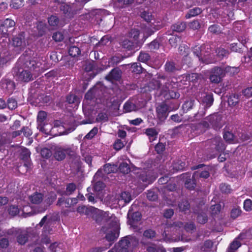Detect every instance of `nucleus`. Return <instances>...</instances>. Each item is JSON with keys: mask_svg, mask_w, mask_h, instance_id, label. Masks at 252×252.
Instances as JSON below:
<instances>
[{"mask_svg": "<svg viewBox=\"0 0 252 252\" xmlns=\"http://www.w3.org/2000/svg\"><path fill=\"white\" fill-rule=\"evenodd\" d=\"M139 244V240L133 236H126L119 242L117 252H130Z\"/></svg>", "mask_w": 252, "mask_h": 252, "instance_id": "nucleus-1", "label": "nucleus"}, {"mask_svg": "<svg viewBox=\"0 0 252 252\" xmlns=\"http://www.w3.org/2000/svg\"><path fill=\"white\" fill-rule=\"evenodd\" d=\"M205 119L209 125V128L212 127L215 130L220 129L225 124L222 115L219 113L210 114Z\"/></svg>", "mask_w": 252, "mask_h": 252, "instance_id": "nucleus-2", "label": "nucleus"}, {"mask_svg": "<svg viewBox=\"0 0 252 252\" xmlns=\"http://www.w3.org/2000/svg\"><path fill=\"white\" fill-rule=\"evenodd\" d=\"M110 225V228L108 230L106 226H103L101 230L104 233H106L105 238L107 241H114L119 237L120 226L116 220H112V223Z\"/></svg>", "mask_w": 252, "mask_h": 252, "instance_id": "nucleus-3", "label": "nucleus"}, {"mask_svg": "<svg viewBox=\"0 0 252 252\" xmlns=\"http://www.w3.org/2000/svg\"><path fill=\"white\" fill-rule=\"evenodd\" d=\"M184 226L183 223L182 222L179 221V222H176L174 223L167 225V226L165 228V230L164 231L163 233H162V236L164 237V236L165 237L167 236L166 231H168V230L170 229V230L173 231L174 229H176L177 227L180 228L181 227H183ZM184 227L185 229L188 231H191L195 229L196 227L193 222H190L187 223L185 225Z\"/></svg>", "mask_w": 252, "mask_h": 252, "instance_id": "nucleus-4", "label": "nucleus"}, {"mask_svg": "<svg viewBox=\"0 0 252 252\" xmlns=\"http://www.w3.org/2000/svg\"><path fill=\"white\" fill-rule=\"evenodd\" d=\"M108 212H104L102 210L96 209L95 213L93 216V219L97 223H101L103 222H107L110 224L112 223V220H114L112 217H110Z\"/></svg>", "mask_w": 252, "mask_h": 252, "instance_id": "nucleus-5", "label": "nucleus"}, {"mask_svg": "<svg viewBox=\"0 0 252 252\" xmlns=\"http://www.w3.org/2000/svg\"><path fill=\"white\" fill-rule=\"evenodd\" d=\"M224 76L225 71L223 69L220 67L215 66L211 70L209 79L212 83L218 84L221 81Z\"/></svg>", "mask_w": 252, "mask_h": 252, "instance_id": "nucleus-6", "label": "nucleus"}, {"mask_svg": "<svg viewBox=\"0 0 252 252\" xmlns=\"http://www.w3.org/2000/svg\"><path fill=\"white\" fill-rule=\"evenodd\" d=\"M55 152L54 156L55 158L58 161L63 160L66 155L73 157L75 155V152L70 148L63 149L62 147H57L54 149Z\"/></svg>", "mask_w": 252, "mask_h": 252, "instance_id": "nucleus-7", "label": "nucleus"}, {"mask_svg": "<svg viewBox=\"0 0 252 252\" xmlns=\"http://www.w3.org/2000/svg\"><path fill=\"white\" fill-rule=\"evenodd\" d=\"M52 219L49 217L48 215L45 216L37 224L36 227H41L43 226L42 231L45 234L50 233L52 231Z\"/></svg>", "mask_w": 252, "mask_h": 252, "instance_id": "nucleus-8", "label": "nucleus"}, {"mask_svg": "<svg viewBox=\"0 0 252 252\" xmlns=\"http://www.w3.org/2000/svg\"><path fill=\"white\" fill-rule=\"evenodd\" d=\"M168 106L167 104L162 103L156 109L157 116L160 122H164L168 116Z\"/></svg>", "mask_w": 252, "mask_h": 252, "instance_id": "nucleus-9", "label": "nucleus"}, {"mask_svg": "<svg viewBox=\"0 0 252 252\" xmlns=\"http://www.w3.org/2000/svg\"><path fill=\"white\" fill-rule=\"evenodd\" d=\"M69 47L68 52L69 55L72 57H75L81 54V50L79 49L78 42L75 43V39L74 38H69Z\"/></svg>", "mask_w": 252, "mask_h": 252, "instance_id": "nucleus-10", "label": "nucleus"}, {"mask_svg": "<svg viewBox=\"0 0 252 252\" xmlns=\"http://www.w3.org/2000/svg\"><path fill=\"white\" fill-rule=\"evenodd\" d=\"M156 179V176L152 170L142 171L139 175V180L146 184L152 183Z\"/></svg>", "mask_w": 252, "mask_h": 252, "instance_id": "nucleus-11", "label": "nucleus"}, {"mask_svg": "<svg viewBox=\"0 0 252 252\" xmlns=\"http://www.w3.org/2000/svg\"><path fill=\"white\" fill-rule=\"evenodd\" d=\"M16 23L12 19L7 18L3 21H0V32L4 35L7 34L8 28L14 27Z\"/></svg>", "mask_w": 252, "mask_h": 252, "instance_id": "nucleus-12", "label": "nucleus"}, {"mask_svg": "<svg viewBox=\"0 0 252 252\" xmlns=\"http://www.w3.org/2000/svg\"><path fill=\"white\" fill-rule=\"evenodd\" d=\"M191 128L194 131H196L197 133L204 132L207 129H209V125L204 118L201 122L197 124L191 125Z\"/></svg>", "mask_w": 252, "mask_h": 252, "instance_id": "nucleus-13", "label": "nucleus"}, {"mask_svg": "<svg viewBox=\"0 0 252 252\" xmlns=\"http://www.w3.org/2000/svg\"><path fill=\"white\" fill-rule=\"evenodd\" d=\"M122 73V72L120 69L118 67L115 68L105 76V79L111 82L119 81L121 78Z\"/></svg>", "mask_w": 252, "mask_h": 252, "instance_id": "nucleus-14", "label": "nucleus"}, {"mask_svg": "<svg viewBox=\"0 0 252 252\" xmlns=\"http://www.w3.org/2000/svg\"><path fill=\"white\" fill-rule=\"evenodd\" d=\"M19 151L20 152L19 158L24 161V165L29 167L30 165V152L26 148H21Z\"/></svg>", "mask_w": 252, "mask_h": 252, "instance_id": "nucleus-15", "label": "nucleus"}, {"mask_svg": "<svg viewBox=\"0 0 252 252\" xmlns=\"http://www.w3.org/2000/svg\"><path fill=\"white\" fill-rule=\"evenodd\" d=\"M193 212L194 213L197 214L196 218L197 220L198 223L200 224H205L208 220V217L205 212L200 209L199 207H197L193 208Z\"/></svg>", "mask_w": 252, "mask_h": 252, "instance_id": "nucleus-16", "label": "nucleus"}, {"mask_svg": "<svg viewBox=\"0 0 252 252\" xmlns=\"http://www.w3.org/2000/svg\"><path fill=\"white\" fill-rule=\"evenodd\" d=\"M96 86H102L99 85L95 86L92 89H90L85 94V98L87 100H92L94 98H96L100 96V92L101 91Z\"/></svg>", "mask_w": 252, "mask_h": 252, "instance_id": "nucleus-17", "label": "nucleus"}, {"mask_svg": "<svg viewBox=\"0 0 252 252\" xmlns=\"http://www.w3.org/2000/svg\"><path fill=\"white\" fill-rule=\"evenodd\" d=\"M211 142L213 145L215 146V148L219 152H222L225 149V145L220 136H216L211 139Z\"/></svg>", "mask_w": 252, "mask_h": 252, "instance_id": "nucleus-18", "label": "nucleus"}, {"mask_svg": "<svg viewBox=\"0 0 252 252\" xmlns=\"http://www.w3.org/2000/svg\"><path fill=\"white\" fill-rule=\"evenodd\" d=\"M141 216L140 212H135L131 214L129 210L127 214V217L129 219V224L131 226L134 227V223L140 220Z\"/></svg>", "mask_w": 252, "mask_h": 252, "instance_id": "nucleus-19", "label": "nucleus"}, {"mask_svg": "<svg viewBox=\"0 0 252 252\" xmlns=\"http://www.w3.org/2000/svg\"><path fill=\"white\" fill-rule=\"evenodd\" d=\"M180 69V65L173 61H168L165 65V69L166 71L168 72H174Z\"/></svg>", "mask_w": 252, "mask_h": 252, "instance_id": "nucleus-20", "label": "nucleus"}, {"mask_svg": "<svg viewBox=\"0 0 252 252\" xmlns=\"http://www.w3.org/2000/svg\"><path fill=\"white\" fill-rule=\"evenodd\" d=\"M161 79L163 81V82H162V85L160 88L161 93L163 94L164 93H167L169 91V89L171 88L170 85H171L172 81L170 79L166 80L163 76L161 77Z\"/></svg>", "mask_w": 252, "mask_h": 252, "instance_id": "nucleus-21", "label": "nucleus"}, {"mask_svg": "<svg viewBox=\"0 0 252 252\" xmlns=\"http://www.w3.org/2000/svg\"><path fill=\"white\" fill-rule=\"evenodd\" d=\"M46 117L47 114L45 111H40L38 112L37 119L38 125V127L40 130H42L44 122L46 119Z\"/></svg>", "mask_w": 252, "mask_h": 252, "instance_id": "nucleus-22", "label": "nucleus"}, {"mask_svg": "<svg viewBox=\"0 0 252 252\" xmlns=\"http://www.w3.org/2000/svg\"><path fill=\"white\" fill-rule=\"evenodd\" d=\"M186 79L190 82H197L198 80L203 79V76L201 74L191 73L186 75Z\"/></svg>", "mask_w": 252, "mask_h": 252, "instance_id": "nucleus-23", "label": "nucleus"}, {"mask_svg": "<svg viewBox=\"0 0 252 252\" xmlns=\"http://www.w3.org/2000/svg\"><path fill=\"white\" fill-rule=\"evenodd\" d=\"M122 47L127 50L130 51L134 49L136 47L135 44L129 39H126L121 42Z\"/></svg>", "mask_w": 252, "mask_h": 252, "instance_id": "nucleus-24", "label": "nucleus"}, {"mask_svg": "<svg viewBox=\"0 0 252 252\" xmlns=\"http://www.w3.org/2000/svg\"><path fill=\"white\" fill-rule=\"evenodd\" d=\"M30 200L33 204H39L41 202L43 199V196L40 193H34L30 196Z\"/></svg>", "mask_w": 252, "mask_h": 252, "instance_id": "nucleus-25", "label": "nucleus"}, {"mask_svg": "<svg viewBox=\"0 0 252 252\" xmlns=\"http://www.w3.org/2000/svg\"><path fill=\"white\" fill-rule=\"evenodd\" d=\"M161 77L158 78V79H153L149 83V86L150 88L154 90H158L160 89L162 83L159 79Z\"/></svg>", "mask_w": 252, "mask_h": 252, "instance_id": "nucleus-26", "label": "nucleus"}, {"mask_svg": "<svg viewBox=\"0 0 252 252\" xmlns=\"http://www.w3.org/2000/svg\"><path fill=\"white\" fill-rule=\"evenodd\" d=\"M76 189V185L73 183H69L67 184L66 187V190L63 192L62 195H64L66 196H69L72 194L75 190Z\"/></svg>", "mask_w": 252, "mask_h": 252, "instance_id": "nucleus-27", "label": "nucleus"}, {"mask_svg": "<svg viewBox=\"0 0 252 252\" xmlns=\"http://www.w3.org/2000/svg\"><path fill=\"white\" fill-rule=\"evenodd\" d=\"M214 98L213 95L211 94H206L202 99V102L205 104V108H208L210 107L213 103Z\"/></svg>", "mask_w": 252, "mask_h": 252, "instance_id": "nucleus-28", "label": "nucleus"}, {"mask_svg": "<svg viewBox=\"0 0 252 252\" xmlns=\"http://www.w3.org/2000/svg\"><path fill=\"white\" fill-rule=\"evenodd\" d=\"M131 199V197L130 194L128 192L126 191L122 192L120 197L118 198L119 202L124 201V203L123 205L129 203Z\"/></svg>", "mask_w": 252, "mask_h": 252, "instance_id": "nucleus-29", "label": "nucleus"}, {"mask_svg": "<svg viewBox=\"0 0 252 252\" xmlns=\"http://www.w3.org/2000/svg\"><path fill=\"white\" fill-rule=\"evenodd\" d=\"M32 75L28 70L22 71L19 75V79L24 82H28L31 80Z\"/></svg>", "mask_w": 252, "mask_h": 252, "instance_id": "nucleus-30", "label": "nucleus"}, {"mask_svg": "<svg viewBox=\"0 0 252 252\" xmlns=\"http://www.w3.org/2000/svg\"><path fill=\"white\" fill-rule=\"evenodd\" d=\"M69 198H65L64 197L59 198L57 201V205L62 206L63 208H70Z\"/></svg>", "mask_w": 252, "mask_h": 252, "instance_id": "nucleus-31", "label": "nucleus"}, {"mask_svg": "<svg viewBox=\"0 0 252 252\" xmlns=\"http://www.w3.org/2000/svg\"><path fill=\"white\" fill-rule=\"evenodd\" d=\"M186 28V25L184 22H177L175 24L173 25L171 27V29L173 31L177 32H182L185 30Z\"/></svg>", "mask_w": 252, "mask_h": 252, "instance_id": "nucleus-32", "label": "nucleus"}, {"mask_svg": "<svg viewBox=\"0 0 252 252\" xmlns=\"http://www.w3.org/2000/svg\"><path fill=\"white\" fill-rule=\"evenodd\" d=\"M179 210L181 212L186 213L187 211H189L190 205L189 202L186 200L181 201L178 204Z\"/></svg>", "mask_w": 252, "mask_h": 252, "instance_id": "nucleus-33", "label": "nucleus"}, {"mask_svg": "<svg viewBox=\"0 0 252 252\" xmlns=\"http://www.w3.org/2000/svg\"><path fill=\"white\" fill-rule=\"evenodd\" d=\"M223 138L226 142L229 143L236 142V141H235V140H236V136H234L232 132L228 131H225L224 132Z\"/></svg>", "mask_w": 252, "mask_h": 252, "instance_id": "nucleus-34", "label": "nucleus"}, {"mask_svg": "<svg viewBox=\"0 0 252 252\" xmlns=\"http://www.w3.org/2000/svg\"><path fill=\"white\" fill-rule=\"evenodd\" d=\"M137 109L135 104L130 101H127L124 105V110L125 112H130L136 111Z\"/></svg>", "mask_w": 252, "mask_h": 252, "instance_id": "nucleus-35", "label": "nucleus"}, {"mask_svg": "<svg viewBox=\"0 0 252 252\" xmlns=\"http://www.w3.org/2000/svg\"><path fill=\"white\" fill-rule=\"evenodd\" d=\"M103 170L104 173L108 174L116 171L117 166L114 164L107 163L104 165Z\"/></svg>", "mask_w": 252, "mask_h": 252, "instance_id": "nucleus-36", "label": "nucleus"}, {"mask_svg": "<svg viewBox=\"0 0 252 252\" xmlns=\"http://www.w3.org/2000/svg\"><path fill=\"white\" fill-rule=\"evenodd\" d=\"M28 237L27 232L26 231L22 232L18 236L17 241L21 245L25 244L28 241Z\"/></svg>", "mask_w": 252, "mask_h": 252, "instance_id": "nucleus-37", "label": "nucleus"}, {"mask_svg": "<svg viewBox=\"0 0 252 252\" xmlns=\"http://www.w3.org/2000/svg\"><path fill=\"white\" fill-rule=\"evenodd\" d=\"M157 233L156 231L152 229H148L145 230L143 233V236L146 239H153L156 237Z\"/></svg>", "mask_w": 252, "mask_h": 252, "instance_id": "nucleus-38", "label": "nucleus"}, {"mask_svg": "<svg viewBox=\"0 0 252 252\" xmlns=\"http://www.w3.org/2000/svg\"><path fill=\"white\" fill-rule=\"evenodd\" d=\"M196 105L194 103V101L190 100L186 101L183 105V109L185 112H187L189 110L192 109L195 107Z\"/></svg>", "mask_w": 252, "mask_h": 252, "instance_id": "nucleus-39", "label": "nucleus"}, {"mask_svg": "<svg viewBox=\"0 0 252 252\" xmlns=\"http://www.w3.org/2000/svg\"><path fill=\"white\" fill-rule=\"evenodd\" d=\"M202 12L201 9L198 7H194L190 9L186 15L187 18H189L191 17L197 16Z\"/></svg>", "mask_w": 252, "mask_h": 252, "instance_id": "nucleus-40", "label": "nucleus"}, {"mask_svg": "<svg viewBox=\"0 0 252 252\" xmlns=\"http://www.w3.org/2000/svg\"><path fill=\"white\" fill-rule=\"evenodd\" d=\"M241 244L240 242L236 239L230 244L227 252H234L235 251L237 250L241 246Z\"/></svg>", "mask_w": 252, "mask_h": 252, "instance_id": "nucleus-41", "label": "nucleus"}, {"mask_svg": "<svg viewBox=\"0 0 252 252\" xmlns=\"http://www.w3.org/2000/svg\"><path fill=\"white\" fill-rule=\"evenodd\" d=\"M147 198L152 201H155L158 198V192L153 189L149 190L147 193Z\"/></svg>", "mask_w": 252, "mask_h": 252, "instance_id": "nucleus-42", "label": "nucleus"}, {"mask_svg": "<svg viewBox=\"0 0 252 252\" xmlns=\"http://www.w3.org/2000/svg\"><path fill=\"white\" fill-rule=\"evenodd\" d=\"M239 96L237 94L231 95L228 99V103L229 105L235 106L239 101Z\"/></svg>", "mask_w": 252, "mask_h": 252, "instance_id": "nucleus-43", "label": "nucleus"}, {"mask_svg": "<svg viewBox=\"0 0 252 252\" xmlns=\"http://www.w3.org/2000/svg\"><path fill=\"white\" fill-rule=\"evenodd\" d=\"M32 130L28 127H23L21 130L17 131V136L23 134L26 137H28L32 135Z\"/></svg>", "mask_w": 252, "mask_h": 252, "instance_id": "nucleus-44", "label": "nucleus"}, {"mask_svg": "<svg viewBox=\"0 0 252 252\" xmlns=\"http://www.w3.org/2000/svg\"><path fill=\"white\" fill-rule=\"evenodd\" d=\"M63 244L54 243L50 246V249L53 252H63Z\"/></svg>", "mask_w": 252, "mask_h": 252, "instance_id": "nucleus-45", "label": "nucleus"}, {"mask_svg": "<svg viewBox=\"0 0 252 252\" xmlns=\"http://www.w3.org/2000/svg\"><path fill=\"white\" fill-rule=\"evenodd\" d=\"M180 41L181 38L176 35H172L169 39V44L171 46L174 47H176Z\"/></svg>", "mask_w": 252, "mask_h": 252, "instance_id": "nucleus-46", "label": "nucleus"}, {"mask_svg": "<svg viewBox=\"0 0 252 252\" xmlns=\"http://www.w3.org/2000/svg\"><path fill=\"white\" fill-rule=\"evenodd\" d=\"M223 70L225 71V74L229 73L230 75H233L239 72V68L236 67L227 66L223 69Z\"/></svg>", "mask_w": 252, "mask_h": 252, "instance_id": "nucleus-47", "label": "nucleus"}, {"mask_svg": "<svg viewBox=\"0 0 252 252\" xmlns=\"http://www.w3.org/2000/svg\"><path fill=\"white\" fill-rule=\"evenodd\" d=\"M146 134L149 136V138H153V140L157 138L158 132L154 128H148L146 129Z\"/></svg>", "mask_w": 252, "mask_h": 252, "instance_id": "nucleus-48", "label": "nucleus"}, {"mask_svg": "<svg viewBox=\"0 0 252 252\" xmlns=\"http://www.w3.org/2000/svg\"><path fill=\"white\" fill-rule=\"evenodd\" d=\"M195 178L192 177V179H188L186 181L185 185L186 188L187 189L192 190L195 188L196 186V184L195 182Z\"/></svg>", "mask_w": 252, "mask_h": 252, "instance_id": "nucleus-49", "label": "nucleus"}, {"mask_svg": "<svg viewBox=\"0 0 252 252\" xmlns=\"http://www.w3.org/2000/svg\"><path fill=\"white\" fill-rule=\"evenodd\" d=\"M165 97L167 99H177L180 97V94L175 91H169L165 94Z\"/></svg>", "mask_w": 252, "mask_h": 252, "instance_id": "nucleus-50", "label": "nucleus"}, {"mask_svg": "<svg viewBox=\"0 0 252 252\" xmlns=\"http://www.w3.org/2000/svg\"><path fill=\"white\" fill-rule=\"evenodd\" d=\"M210 174L209 171L205 170L201 172H195L193 174V178H196L199 176L200 178L206 179L208 178Z\"/></svg>", "mask_w": 252, "mask_h": 252, "instance_id": "nucleus-51", "label": "nucleus"}, {"mask_svg": "<svg viewBox=\"0 0 252 252\" xmlns=\"http://www.w3.org/2000/svg\"><path fill=\"white\" fill-rule=\"evenodd\" d=\"M148 48L151 50L154 51L155 50H158L160 46V43L159 40L158 39H156L153 41H152L148 45Z\"/></svg>", "mask_w": 252, "mask_h": 252, "instance_id": "nucleus-52", "label": "nucleus"}, {"mask_svg": "<svg viewBox=\"0 0 252 252\" xmlns=\"http://www.w3.org/2000/svg\"><path fill=\"white\" fill-rule=\"evenodd\" d=\"M95 182L94 186V190L95 191H100L102 190L105 187L104 184L100 180L94 181Z\"/></svg>", "mask_w": 252, "mask_h": 252, "instance_id": "nucleus-53", "label": "nucleus"}, {"mask_svg": "<svg viewBox=\"0 0 252 252\" xmlns=\"http://www.w3.org/2000/svg\"><path fill=\"white\" fill-rule=\"evenodd\" d=\"M119 170L124 174H127L130 171L129 165L126 162H122L120 164Z\"/></svg>", "mask_w": 252, "mask_h": 252, "instance_id": "nucleus-54", "label": "nucleus"}, {"mask_svg": "<svg viewBox=\"0 0 252 252\" xmlns=\"http://www.w3.org/2000/svg\"><path fill=\"white\" fill-rule=\"evenodd\" d=\"M217 55L218 57L221 58L227 57L229 54L228 51L223 48H219L216 50Z\"/></svg>", "mask_w": 252, "mask_h": 252, "instance_id": "nucleus-55", "label": "nucleus"}, {"mask_svg": "<svg viewBox=\"0 0 252 252\" xmlns=\"http://www.w3.org/2000/svg\"><path fill=\"white\" fill-rule=\"evenodd\" d=\"M238 137L236 136V142H243L250 139L249 136L245 133H240L238 134Z\"/></svg>", "mask_w": 252, "mask_h": 252, "instance_id": "nucleus-56", "label": "nucleus"}, {"mask_svg": "<svg viewBox=\"0 0 252 252\" xmlns=\"http://www.w3.org/2000/svg\"><path fill=\"white\" fill-rule=\"evenodd\" d=\"M150 56L148 53L145 52H141L139 57L138 60L140 62L146 63L149 61Z\"/></svg>", "mask_w": 252, "mask_h": 252, "instance_id": "nucleus-57", "label": "nucleus"}, {"mask_svg": "<svg viewBox=\"0 0 252 252\" xmlns=\"http://www.w3.org/2000/svg\"><path fill=\"white\" fill-rule=\"evenodd\" d=\"M59 22V19L56 16H51L48 18V23L49 25L53 28L58 26Z\"/></svg>", "mask_w": 252, "mask_h": 252, "instance_id": "nucleus-58", "label": "nucleus"}, {"mask_svg": "<svg viewBox=\"0 0 252 252\" xmlns=\"http://www.w3.org/2000/svg\"><path fill=\"white\" fill-rule=\"evenodd\" d=\"M131 69L132 72L137 74L140 73L142 72V67L140 64L138 63H133L131 65Z\"/></svg>", "mask_w": 252, "mask_h": 252, "instance_id": "nucleus-59", "label": "nucleus"}, {"mask_svg": "<svg viewBox=\"0 0 252 252\" xmlns=\"http://www.w3.org/2000/svg\"><path fill=\"white\" fill-rule=\"evenodd\" d=\"M208 30L210 32L217 34L221 32L220 28L217 25H211L209 27Z\"/></svg>", "mask_w": 252, "mask_h": 252, "instance_id": "nucleus-60", "label": "nucleus"}, {"mask_svg": "<svg viewBox=\"0 0 252 252\" xmlns=\"http://www.w3.org/2000/svg\"><path fill=\"white\" fill-rule=\"evenodd\" d=\"M108 120V115L105 113H100L98 114L96 120L98 122H107Z\"/></svg>", "mask_w": 252, "mask_h": 252, "instance_id": "nucleus-61", "label": "nucleus"}, {"mask_svg": "<svg viewBox=\"0 0 252 252\" xmlns=\"http://www.w3.org/2000/svg\"><path fill=\"white\" fill-rule=\"evenodd\" d=\"M40 153L42 157L46 158H50L52 155L51 150L46 148L42 149Z\"/></svg>", "mask_w": 252, "mask_h": 252, "instance_id": "nucleus-62", "label": "nucleus"}, {"mask_svg": "<svg viewBox=\"0 0 252 252\" xmlns=\"http://www.w3.org/2000/svg\"><path fill=\"white\" fill-rule=\"evenodd\" d=\"M7 105L8 109L13 110L16 108V100L14 98H9L7 100Z\"/></svg>", "mask_w": 252, "mask_h": 252, "instance_id": "nucleus-63", "label": "nucleus"}, {"mask_svg": "<svg viewBox=\"0 0 252 252\" xmlns=\"http://www.w3.org/2000/svg\"><path fill=\"white\" fill-rule=\"evenodd\" d=\"M242 94L246 98H249L252 96V87H248L242 91Z\"/></svg>", "mask_w": 252, "mask_h": 252, "instance_id": "nucleus-64", "label": "nucleus"}]
</instances>
